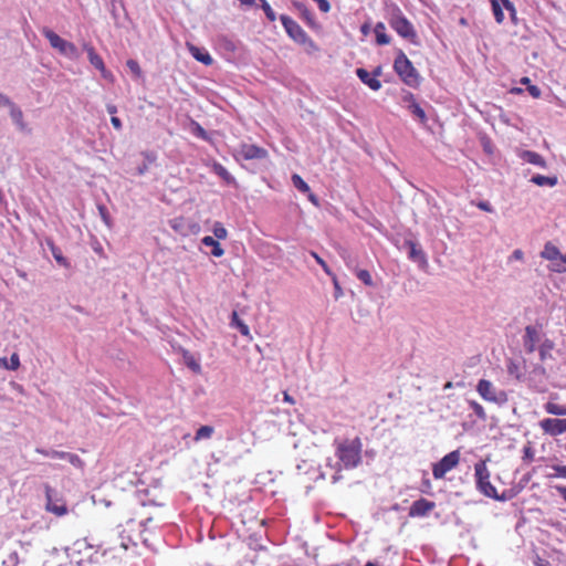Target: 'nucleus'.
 I'll return each instance as SVG.
<instances>
[{
  "label": "nucleus",
  "mask_w": 566,
  "mask_h": 566,
  "mask_svg": "<svg viewBox=\"0 0 566 566\" xmlns=\"http://www.w3.org/2000/svg\"><path fill=\"white\" fill-rule=\"evenodd\" d=\"M478 208L483 210V211H486V212H492L493 209L491 207V205L488 202V201H480L476 203Z\"/></svg>",
  "instance_id": "nucleus-49"
},
{
  "label": "nucleus",
  "mask_w": 566,
  "mask_h": 566,
  "mask_svg": "<svg viewBox=\"0 0 566 566\" xmlns=\"http://www.w3.org/2000/svg\"><path fill=\"white\" fill-rule=\"evenodd\" d=\"M10 116L19 130L23 133L31 132V129L28 127V124L23 120L22 111L15 104L11 105L10 107Z\"/></svg>",
  "instance_id": "nucleus-17"
},
{
  "label": "nucleus",
  "mask_w": 566,
  "mask_h": 566,
  "mask_svg": "<svg viewBox=\"0 0 566 566\" xmlns=\"http://www.w3.org/2000/svg\"><path fill=\"white\" fill-rule=\"evenodd\" d=\"M201 242L206 247L212 248L211 254L213 256L220 258L224 254V250L221 248L220 243L214 238L207 235L202 238Z\"/></svg>",
  "instance_id": "nucleus-24"
},
{
  "label": "nucleus",
  "mask_w": 566,
  "mask_h": 566,
  "mask_svg": "<svg viewBox=\"0 0 566 566\" xmlns=\"http://www.w3.org/2000/svg\"><path fill=\"white\" fill-rule=\"evenodd\" d=\"M148 170V165L144 163L142 166L137 168L138 175H144Z\"/></svg>",
  "instance_id": "nucleus-58"
},
{
  "label": "nucleus",
  "mask_w": 566,
  "mask_h": 566,
  "mask_svg": "<svg viewBox=\"0 0 566 566\" xmlns=\"http://www.w3.org/2000/svg\"><path fill=\"white\" fill-rule=\"evenodd\" d=\"M523 453H524V455H523L524 460H527V461H532L533 460L534 451H533V449L530 446L524 448Z\"/></svg>",
  "instance_id": "nucleus-46"
},
{
  "label": "nucleus",
  "mask_w": 566,
  "mask_h": 566,
  "mask_svg": "<svg viewBox=\"0 0 566 566\" xmlns=\"http://www.w3.org/2000/svg\"><path fill=\"white\" fill-rule=\"evenodd\" d=\"M527 91L534 98H538L542 94L539 87H537L536 85H528Z\"/></svg>",
  "instance_id": "nucleus-45"
},
{
  "label": "nucleus",
  "mask_w": 566,
  "mask_h": 566,
  "mask_svg": "<svg viewBox=\"0 0 566 566\" xmlns=\"http://www.w3.org/2000/svg\"><path fill=\"white\" fill-rule=\"evenodd\" d=\"M389 15V24L405 39L412 40L416 38V32L412 24L402 15L398 6L390 3L387 6Z\"/></svg>",
  "instance_id": "nucleus-2"
},
{
  "label": "nucleus",
  "mask_w": 566,
  "mask_h": 566,
  "mask_svg": "<svg viewBox=\"0 0 566 566\" xmlns=\"http://www.w3.org/2000/svg\"><path fill=\"white\" fill-rule=\"evenodd\" d=\"M361 443L358 438L346 440L338 444L337 457L346 469L356 468L361 460Z\"/></svg>",
  "instance_id": "nucleus-1"
},
{
  "label": "nucleus",
  "mask_w": 566,
  "mask_h": 566,
  "mask_svg": "<svg viewBox=\"0 0 566 566\" xmlns=\"http://www.w3.org/2000/svg\"><path fill=\"white\" fill-rule=\"evenodd\" d=\"M403 102L408 103V105H410L412 102H416V101H415V97H413V95L411 93H407L403 96Z\"/></svg>",
  "instance_id": "nucleus-57"
},
{
  "label": "nucleus",
  "mask_w": 566,
  "mask_h": 566,
  "mask_svg": "<svg viewBox=\"0 0 566 566\" xmlns=\"http://www.w3.org/2000/svg\"><path fill=\"white\" fill-rule=\"evenodd\" d=\"M357 277L363 281L366 285L371 286L373 285V279L370 273L367 270H359L357 272Z\"/></svg>",
  "instance_id": "nucleus-34"
},
{
  "label": "nucleus",
  "mask_w": 566,
  "mask_h": 566,
  "mask_svg": "<svg viewBox=\"0 0 566 566\" xmlns=\"http://www.w3.org/2000/svg\"><path fill=\"white\" fill-rule=\"evenodd\" d=\"M218 175H220L222 178H224L227 181L230 180V175L228 174V171L222 167V166H219L218 167V170H217Z\"/></svg>",
  "instance_id": "nucleus-54"
},
{
  "label": "nucleus",
  "mask_w": 566,
  "mask_h": 566,
  "mask_svg": "<svg viewBox=\"0 0 566 566\" xmlns=\"http://www.w3.org/2000/svg\"><path fill=\"white\" fill-rule=\"evenodd\" d=\"M292 184L293 186L298 189L303 193H307L308 200L314 203L315 206H318V199L317 197L311 192L308 185L302 179L301 176L297 174L292 175Z\"/></svg>",
  "instance_id": "nucleus-15"
},
{
  "label": "nucleus",
  "mask_w": 566,
  "mask_h": 566,
  "mask_svg": "<svg viewBox=\"0 0 566 566\" xmlns=\"http://www.w3.org/2000/svg\"><path fill=\"white\" fill-rule=\"evenodd\" d=\"M385 24L382 22H378L375 25L376 41L379 45H385L390 42V38L384 32Z\"/></svg>",
  "instance_id": "nucleus-26"
},
{
  "label": "nucleus",
  "mask_w": 566,
  "mask_h": 566,
  "mask_svg": "<svg viewBox=\"0 0 566 566\" xmlns=\"http://www.w3.org/2000/svg\"><path fill=\"white\" fill-rule=\"evenodd\" d=\"M556 490L562 495V497L566 501V486H556Z\"/></svg>",
  "instance_id": "nucleus-59"
},
{
  "label": "nucleus",
  "mask_w": 566,
  "mask_h": 566,
  "mask_svg": "<svg viewBox=\"0 0 566 566\" xmlns=\"http://www.w3.org/2000/svg\"><path fill=\"white\" fill-rule=\"evenodd\" d=\"M285 31L286 33L300 45L307 54H314L318 51V48L313 40L306 34V32L293 20L285 17Z\"/></svg>",
  "instance_id": "nucleus-4"
},
{
  "label": "nucleus",
  "mask_w": 566,
  "mask_h": 566,
  "mask_svg": "<svg viewBox=\"0 0 566 566\" xmlns=\"http://www.w3.org/2000/svg\"><path fill=\"white\" fill-rule=\"evenodd\" d=\"M193 126H195V127H193V133H195L197 136H199V137H201V138H203V139H207V133H206V130H205V129H203V128H202L198 123H193Z\"/></svg>",
  "instance_id": "nucleus-43"
},
{
  "label": "nucleus",
  "mask_w": 566,
  "mask_h": 566,
  "mask_svg": "<svg viewBox=\"0 0 566 566\" xmlns=\"http://www.w3.org/2000/svg\"><path fill=\"white\" fill-rule=\"evenodd\" d=\"M261 2H262V9L264 10V12L266 14V18L270 21H274L275 20V13L272 10V8L270 7V4L265 0H261Z\"/></svg>",
  "instance_id": "nucleus-37"
},
{
  "label": "nucleus",
  "mask_w": 566,
  "mask_h": 566,
  "mask_svg": "<svg viewBox=\"0 0 566 566\" xmlns=\"http://www.w3.org/2000/svg\"><path fill=\"white\" fill-rule=\"evenodd\" d=\"M35 452L39 453V454H42L44 457L52 458L51 453H56V450H45V449L36 448Z\"/></svg>",
  "instance_id": "nucleus-52"
},
{
  "label": "nucleus",
  "mask_w": 566,
  "mask_h": 566,
  "mask_svg": "<svg viewBox=\"0 0 566 566\" xmlns=\"http://www.w3.org/2000/svg\"><path fill=\"white\" fill-rule=\"evenodd\" d=\"M342 256L348 265L352 263L350 255L345 250L343 251Z\"/></svg>",
  "instance_id": "nucleus-61"
},
{
  "label": "nucleus",
  "mask_w": 566,
  "mask_h": 566,
  "mask_svg": "<svg viewBox=\"0 0 566 566\" xmlns=\"http://www.w3.org/2000/svg\"><path fill=\"white\" fill-rule=\"evenodd\" d=\"M45 491V510L55 514L56 516H63L67 513V507L64 503L57 504L54 502V496L56 495V491L52 489L49 484H44Z\"/></svg>",
  "instance_id": "nucleus-9"
},
{
  "label": "nucleus",
  "mask_w": 566,
  "mask_h": 566,
  "mask_svg": "<svg viewBox=\"0 0 566 566\" xmlns=\"http://www.w3.org/2000/svg\"><path fill=\"white\" fill-rule=\"evenodd\" d=\"M311 255L316 260V262L323 268V270L327 274L332 275V272H331L328 265L326 264V262L317 253L311 252Z\"/></svg>",
  "instance_id": "nucleus-39"
},
{
  "label": "nucleus",
  "mask_w": 566,
  "mask_h": 566,
  "mask_svg": "<svg viewBox=\"0 0 566 566\" xmlns=\"http://www.w3.org/2000/svg\"><path fill=\"white\" fill-rule=\"evenodd\" d=\"M0 366L3 368L10 369L7 358H4V357L0 358Z\"/></svg>",
  "instance_id": "nucleus-63"
},
{
  "label": "nucleus",
  "mask_w": 566,
  "mask_h": 566,
  "mask_svg": "<svg viewBox=\"0 0 566 566\" xmlns=\"http://www.w3.org/2000/svg\"><path fill=\"white\" fill-rule=\"evenodd\" d=\"M185 359H186L187 366L191 370H193L195 373H200L201 371V367H200L199 363L196 361L192 356H189L188 354H186L185 355Z\"/></svg>",
  "instance_id": "nucleus-35"
},
{
  "label": "nucleus",
  "mask_w": 566,
  "mask_h": 566,
  "mask_svg": "<svg viewBox=\"0 0 566 566\" xmlns=\"http://www.w3.org/2000/svg\"><path fill=\"white\" fill-rule=\"evenodd\" d=\"M242 6H253L255 0H238Z\"/></svg>",
  "instance_id": "nucleus-62"
},
{
  "label": "nucleus",
  "mask_w": 566,
  "mask_h": 566,
  "mask_svg": "<svg viewBox=\"0 0 566 566\" xmlns=\"http://www.w3.org/2000/svg\"><path fill=\"white\" fill-rule=\"evenodd\" d=\"M434 503L427 501L424 499H420L412 503L410 507L409 514L411 516H423L428 514L431 510H433Z\"/></svg>",
  "instance_id": "nucleus-14"
},
{
  "label": "nucleus",
  "mask_w": 566,
  "mask_h": 566,
  "mask_svg": "<svg viewBox=\"0 0 566 566\" xmlns=\"http://www.w3.org/2000/svg\"><path fill=\"white\" fill-rule=\"evenodd\" d=\"M541 256L545 260H549L552 262L559 260L560 252L557 247L547 242L541 252Z\"/></svg>",
  "instance_id": "nucleus-21"
},
{
  "label": "nucleus",
  "mask_w": 566,
  "mask_h": 566,
  "mask_svg": "<svg viewBox=\"0 0 566 566\" xmlns=\"http://www.w3.org/2000/svg\"><path fill=\"white\" fill-rule=\"evenodd\" d=\"M53 256L56 260V262L63 266H67L66 259L61 254V252L56 251L55 249L52 250Z\"/></svg>",
  "instance_id": "nucleus-40"
},
{
  "label": "nucleus",
  "mask_w": 566,
  "mask_h": 566,
  "mask_svg": "<svg viewBox=\"0 0 566 566\" xmlns=\"http://www.w3.org/2000/svg\"><path fill=\"white\" fill-rule=\"evenodd\" d=\"M491 3H492V10H493L495 20L497 23H501L504 19L502 8H501L500 3L497 2V0H491Z\"/></svg>",
  "instance_id": "nucleus-31"
},
{
  "label": "nucleus",
  "mask_w": 566,
  "mask_h": 566,
  "mask_svg": "<svg viewBox=\"0 0 566 566\" xmlns=\"http://www.w3.org/2000/svg\"><path fill=\"white\" fill-rule=\"evenodd\" d=\"M83 49L87 52L90 63L93 66H95L97 70L103 69L104 62H103L102 57L95 52L93 46H91L87 43H84Z\"/></svg>",
  "instance_id": "nucleus-22"
},
{
  "label": "nucleus",
  "mask_w": 566,
  "mask_h": 566,
  "mask_svg": "<svg viewBox=\"0 0 566 566\" xmlns=\"http://www.w3.org/2000/svg\"><path fill=\"white\" fill-rule=\"evenodd\" d=\"M98 210H99L101 217L104 220V222L107 226H109L111 224V222H109L111 218H109V214H108L107 209L105 208V206H98Z\"/></svg>",
  "instance_id": "nucleus-44"
},
{
  "label": "nucleus",
  "mask_w": 566,
  "mask_h": 566,
  "mask_svg": "<svg viewBox=\"0 0 566 566\" xmlns=\"http://www.w3.org/2000/svg\"><path fill=\"white\" fill-rule=\"evenodd\" d=\"M289 436L292 438L298 437L297 440L291 441L294 449L302 447V454L305 457L311 455V447L305 437L307 436V428L303 420L297 416L295 420H290Z\"/></svg>",
  "instance_id": "nucleus-5"
},
{
  "label": "nucleus",
  "mask_w": 566,
  "mask_h": 566,
  "mask_svg": "<svg viewBox=\"0 0 566 566\" xmlns=\"http://www.w3.org/2000/svg\"><path fill=\"white\" fill-rule=\"evenodd\" d=\"M231 326L238 328L240 331V333L244 336L250 335L248 325L244 324V322L239 318V315L235 311L232 312Z\"/></svg>",
  "instance_id": "nucleus-27"
},
{
  "label": "nucleus",
  "mask_w": 566,
  "mask_h": 566,
  "mask_svg": "<svg viewBox=\"0 0 566 566\" xmlns=\"http://www.w3.org/2000/svg\"><path fill=\"white\" fill-rule=\"evenodd\" d=\"M408 108L421 123H426V113L417 102H412Z\"/></svg>",
  "instance_id": "nucleus-29"
},
{
  "label": "nucleus",
  "mask_w": 566,
  "mask_h": 566,
  "mask_svg": "<svg viewBox=\"0 0 566 566\" xmlns=\"http://www.w3.org/2000/svg\"><path fill=\"white\" fill-rule=\"evenodd\" d=\"M235 154L239 158L250 160L264 158L266 156V150L255 145L241 144L239 148L235 149Z\"/></svg>",
  "instance_id": "nucleus-11"
},
{
  "label": "nucleus",
  "mask_w": 566,
  "mask_h": 566,
  "mask_svg": "<svg viewBox=\"0 0 566 566\" xmlns=\"http://www.w3.org/2000/svg\"><path fill=\"white\" fill-rule=\"evenodd\" d=\"M520 158L532 164L539 166L542 168H546L545 159L537 153L531 150H522L520 153Z\"/></svg>",
  "instance_id": "nucleus-20"
},
{
  "label": "nucleus",
  "mask_w": 566,
  "mask_h": 566,
  "mask_svg": "<svg viewBox=\"0 0 566 566\" xmlns=\"http://www.w3.org/2000/svg\"><path fill=\"white\" fill-rule=\"evenodd\" d=\"M543 431L549 436H558L566 432V419L547 418L539 422Z\"/></svg>",
  "instance_id": "nucleus-10"
},
{
  "label": "nucleus",
  "mask_w": 566,
  "mask_h": 566,
  "mask_svg": "<svg viewBox=\"0 0 566 566\" xmlns=\"http://www.w3.org/2000/svg\"><path fill=\"white\" fill-rule=\"evenodd\" d=\"M475 476L478 481V486L480 491L492 499H500L495 488L490 483V473L486 469V465L484 462H479L475 464Z\"/></svg>",
  "instance_id": "nucleus-7"
},
{
  "label": "nucleus",
  "mask_w": 566,
  "mask_h": 566,
  "mask_svg": "<svg viewBox=\"0 0 566 566\" xmlns=\"http://www.w3.org/2000/svg\"><path fill=\"white\" fill-rule=\"evenodd\" d=\"M342 463L340 461H333V459H328L325 465V469L321 471V478L326 479L328 475L332 481L335 483L340 480Z\"/></svg>",
  "instance_id": "nucleus-13"
},
{
  "label": "nucleus",
  "mask_w": 566,
  "mask_h": 566,
  "mask_svg": "<svg viewBox=\"0 0 566 566\" xmlns=\"http://www.w3.org/2000/svg\"><path fill=\"white\" fill-rule=\"evenodd\" d=\"M394 69L407 85L416 87L419 84V74L402 51L395 59Z\"/></svg>",
  "instance_id": "nucleus-3"
},
{
  "label": "nucleus",
  "mask_w": 566,
  "mask_h": 566,
  "mask_svg": "<svg viewBox=\"0 0 566 566\" xmlns=\"http://www.w3.org/2000/svg\"><path fill=\"white\" fill-rule=\"evenodd\" d=\"M101 73H102V76L106 80H109V81H113V75L111 72H108L106 69H105V65L103 66V69H99Z\"/></svg>",
  "instance_id": "nucleus-56"
},
{
  "label": "nucleus",
  "mask_w": 566,
  "mask_h": 566,
  "mask_svg": "<svg viewBox=\"0 0 566 566\" xmlns=\"http://www.w3.org/2000/svg\"><path fill=\"white\" fill-rule=\"evenodd\" d=\"M126 65L136 77H142L143 72H142V69L136 60H133V59L128 60L126 62Z\"/></svg>",
  "instance_id": "nucleus-33"
},
{
  "label": "nucleus",
  "mask_w": 566,
  "mask_h": 566,
  "mask_svg": "<svg viewBox=\"0 0 566 566\" xmlns=\"http://www.w3.org/2000/svg\"><path fill=\"white\" fill-rule=\"evenodd\" d=\"M42 33L48 39L51 46L57 50L61 54L71 59H77L80 56L76 46L72 42L62 39L59 34L48 28H44Z\"/></svg>",
  "instance_id": "nucleus-6"
},
{
  "label": "nucleus",
  "mask_w": 566,
  "mask_h": 566,
  "mask_svg": "<svg viewBox=\"0 0 566 566\" xmlns=\"http://www.w3.org/2000/svg\"><path fill=\"white\" fill-rule=\"evenodd\" d=\"M184 221L185 220L182 218L174 219L170 221V226L175 231L184 233Z\"/></svg>",
  "instance_id": "nucleus-38"
},
{
  "label": "nucleus",
  "mask_w": 566,
  "mask_h": 566,
  "mask_svg": "<svg viewBox=\"0 0 566 566\" xmlns=\"http://www.w3.org/2000/svg\"><path fill=\"white\" fill-rule=\"evenodd\" d=\"M460 461V452L452 451L444 455L438 463L433 465L432 474L436 479H442L447 472L458 465Z\"/></svg>",
  "instance_id": "nucleus-8"
},
{
  "label": "nucleus",
  "mask_w": 566,
  "mask_h": 566,
  "mask_svg": "<svg viewBox=\"0 0 566 566\" xmlns=\"http://www.w3.org/2000/svg\"><path fill=\"white\" fill-rule=\"evenodd\" d=\"M563 262H558L557 261H554L553 264L551 265V270L554 271V272H565L566 271V268L564 265H562Z\"/></svg>",
  "instance_id": "nucleus-47"
},
{
  "label": "nucleus",
  "mask_w": 566,
  "mask_h": 566,
  "mask_svg": "<svg viewBox=\"0 0 566 566\" xmlns=\"http://www.w3.org/2000/svg\"><path fill=\"white\" fill-rule=\"evenodd\" d=\"M314 1L317 3V6L322 12L326 13L331 10V4L327 0H314Z\"/></svg>",
  "instance_id": "nucleus-42"
},
{
  "label": "nucleus",
  "mask_w": 566,
  "mask_h": 566,
  "mask_svg": "<svg viewBox=\"0 0 566 566\" xmlns=\"http://www.w3.org/2000/svg\"><path fill=\"white\" fill-rule=\"evenodd\" d=\"M407 244L409 247V258L413 261L420 262L421 264H426L427 260L423 251L412 241H408Z\"/></svg>",
  "instance_id": "nucleus-23"
},
{
  "label": "nucleus",
  "mask_w": 566,
  "mask_h": 566,
  "mask_svg": "<svg viewBox=\"0 0 566 566\" xmlns=\"http://www.w3.org/2000/svg\"><path fill=\"white\" fill-rule=\"evenodd\" d=\"M373 75L374 77L376 78L377 76H380L381 75V66H377L374 71H373Z\"/></svg>",
  "instance_id": "nucleus-64"
},
{
  "label": "nucleus",
  "mask_w": 566,
  "mask_h": 566,
  "mask_svg": "<svg viewBox=\"0 0 566 566\" xmlns=\"http://www.w3.org/2000/svg\"><path fill=\"white\" fill-rule=\"evenodd\" d=\"M10 369L11 370H15L19 368L20 366V360H19V356L18 354H12L11 357H10Z\"/></svg>",
  "instance_id": "nucleus-41"
},
{
  "label": "nucleus",
  "mask_w": 566,
  "mask_h": 566,
  "mask_svg": "<svg viewBox=\"0 0 566 566\" xmlns=\"http://www.w3.org/2000/svg\"><path fill=\"white\" fill-rule=\"evenodd\" d=\"M333 282H334V286H335V297L338 298L343 295V291H342L335 276L333 277Z\"/></svg>",
  "instance_id": "nucleus-53"
},
{
  "label": "nucleus",
  "mask_w": 566,
  "mask_h": 566,
  "mask_svg": "<svg viewBox=\"0 0 566 566\" xmlns=\"http://www.w3.org/2000/svg\"><path fill=\"white\" fill-rule=\"evenodd\" d=\"M545 410L551 413V415H555V416H566V407L564 406H559L557 403H554V402H547L545 405Z\"/></svg>",
  "instance_id": "nucleus-30"
},
{
  "label": "nucleus",
  "mask_w": 566,
  "mask_h": 566,
  "mask_svg": "<svg viewBox=\"0 0 566 566\" xmlns=\"http://www.w3.org/2000/svg\"><path fill=\"white\" fill-rule=\"evenodd\" d=\"M213 234L217 239L223 240L227 238L228 232L227 229L220 222H216L213 226Z\"/></svg>",
  "instance_id": "nucleus-32"
},
{
  "label": "nucleus",
  "mask_w": 566,
  "mask_h": 566,
  "mask_svg": "<svg viewBox=\"0 0 566 566\" xmlns=\"http://www.w3.org/2000/svg\"><path fill=\"white\" fill-rule=\"evenodd\" d=\"M553 469L556 471L558 476L566 478V465H554Z\"/></svg>",
  "instance_id": "nucleus-51"
},
{
  "label": "nucleus",
  "mask_w": 566,
  "mask_h": 566,
  "mask_svg": "<svg viewBox=\"0 0 566 566\" xmlns=\"http://www.w3.org/2000/svg\"><path fill=\"white\" fill-rule=\"evenodd\" d=\"M531 181L541 187L542 186L554 187L557 184V177L556 176L547 177V176L536 175V176L532 177Z\"/></svg>",
  "instance_id": "nucleus-25"
},
{
  "label": "nucleus",
  "mask_w": 566,
  "mask_h": 566,
  "mask_svg": "<svg viewBox=\"0 0 566 566\" xmlns=\"http://www.w3.org/2000/svg\"><path fill=\"white\" fill-rule=\"evenodd\" d=\"M213 432L214 428L212 426H201L196 432L195 440L210 439Z\"/></svg>",
  "instance_id": "nucleus-28"
},
{
  "label": "nucleus",
  "mask_w": 566,
  "mask_h": 566,
  "mask_svg": "<svg viewBox=\"0 0 566 566\" xmlns=\"http://www.w3.org/2000/svg\"><path fill=\"white\" fill-rule=\"evenodd\" d=\"M471 408L473 409L474 413L480 418V419H485L486 418V415H485V411L483 409V407L475 402V401H471Z\"/></svg>",
  "instance_id": "nucleus-36"
},
{
  "label": "nucleus",
  "mask_w": 566,
  "mask_h": 566,
  "mask_svg": "<svg viewBox=\"0 0 566 566\" xmlns=\"http://www.w3.org/2000/svg\"><path fill=\"white\" fill-rule=\"evenodd\" d=\"M356 75L359 77V80L364 84H366L373 91L380 90L381 82L379 80L375 78L374 76L371 77L370 73L367 70L359 67L356 70Z\"/></svg>",
  "instance_id": "nucleus-16"
},
{
  "label": "nucleus",
  "mask_w": 566,
  "mask_h": 566,
  "mask_svg": "<svg viewBox=\"0 0 566 566\" xmlns=\"http://www.w3.org/2000/svg\"><path fill=\"white\" fill-rule=\"evenodd\" d=\"M51 454H52V459L65 460L70 464H72L73 467H75L77 469H83V467H84V462L80 459L78 455H76L74 453L56 451V453H51Z\"/></svg>",
  "instance_id": "nucleus-19"
},
{
  "label": "nucleus",
  "mask_w": 566,
  "mask_h": 566,
  "mask_svg": "<svg viewBox=\"0 0 566 566\" xmlns=\"http://www.w3.org/2000/svg\"><path fill=\"white\" fill-rule=\"evenodd\" d=\"M476 390L485 400L495 401V402L505 400L504 392H500L501 397L499 398L495 394V389H494L492 382L486 379H481L479 381V384L476 386Z\"/></svg>",
  "instance_id": "nucleus-12"
},
{
  "label": "nucleus",
  "mask_w": 566,
  "mask_h": 566,
  "mask_svg": "<svg viewBox=\"0 0 566 566\" xmlns=\"http://www.w3.org/2000/svg\"><path fill=\"white\" fill-rule=\"evenodd\" d=\"M523 259H524V253L520 249L514 250L510 256V260L522 261Z\"/></svg>",
  "instance_id": "nucleus-48"
},
{
  "label": "nucleus",
  "mask_w": 566,
  "mask_h": 566,
  "mask_svg": "<svg viewBox=\"0 0 566 566\" xmlns=\"http://www.w3.org/2000/svg\"><path fill=\"white\" fill-rule=\"evenodd\" d=\"M13 104L14 103H12L8 96L0 93V105L1 106H8L10 108L11 105H13Z\"/></svg>",
  "instance_id": "nucleus-50"
},
{
  "label": "nucleus",
  "mask_w": 566,
  "mask_h": 566,
  "mask_svg": "<svg viewBox=\"0 0 566 566\" xmlns=\"http://www.w3.org/2000/svg\"><path fill=\"white\" fill-rule=\"evenodd\" d=\"M111 123H112V125L114 126L115 129H120L122 128V122H120V119L118 117L113 116L111 118Z\"/></svg>",
  "instance_id": "nucleus-55"
},
{
  "label": "nucleus",
  "mask_w": 566,
  "mask_h": 566,
  "mask_svg": "<svg viewBox=\"0 0 566 566\" xmlns=\"http://www.w3.org/2000/svg\"><path fill=\"white\" fill-rule=\"evenodd\" d=\"M502 2L507 10L514 11L513 3L510 0H502Z\"/></svg>",
  "instance_id": "nucleus-60"
},
{
  "label": "nucleus",
  "mask_w": 566,
  "mask_h": 566,
  "mask_svg": "<svg viewBox=\"0 0 566 566\" xmlns=\"http://www.w3.org/2000/svg\"><path fill=\"white\" fill-rule=\"evenodd\" d=\"M187 48L191 55L199 62L203 63L205 65H211L213 60L210 56V54L206 51H202L198 46L193 45L192 43L188 42Z\"/></svg>",
  "instance_id": "nucleus-18"
}]
</instances>
